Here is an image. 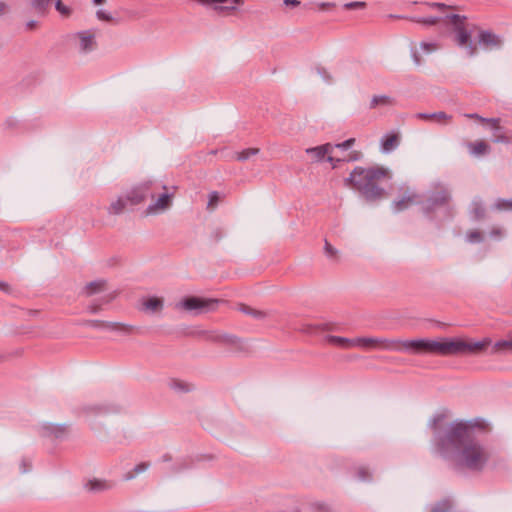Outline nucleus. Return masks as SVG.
<instances>
[{
    "mask_svg": "<svg viewBox=\"0 0 512 512\" xmlns=\"http://www.w3.org/2000/svg\"><path fill=\"white\" fill-rule=\"evenodd\" d=\"M480 216H482V214L480 212L476 211V217H480Z\"/></svg>",
    "mask_w": 512,
    "mask_h": 512,
    "instance_id": "052dcab7",
    "label": "nucleus"
},
{
    "mask_svg": "<svg viewBox=\"0 0 512 512\" xmlns=\"http://www.w3.org/2000/svg\"><path fill=\"white\" fill-rule=\"evenodd\" d=\"M149 190L148 184L137 186L127 194L126 200L132 205L142 203L148 197Z\"/></svg>",
    "mask_w": 512,
    "mask_h": 512,
    "instance_id": "9d476101",
    "label": "nucleus"
},
{
    "mask_svg": "<svg viewBox=\"0 0 512 512\" xmlns=\"http://www.w3.org/2000/svg\"><path fill=\"white\" fill-rule=\"evenodd\" d=\"M396 104L395 98L389 95H374L370 102V108L390 107Z\"/></svg>",
    "mask_w": 512,
    "mask_h": 512,
    "instance_id": "dca6fc26",
    "label": "nucleus"
},
{
    "mask_svg": "<svg viewBox=\"0 0 512 512\" xmlns=\"http://www.w3.org/2000/svg\"><path fill=\"white\" fill-rule=\"evenodd\" d=\"M488 124L491 129L499 130L500 129V119L499 118H485L484 122Z\"/></svg>",
    "mask_w": 512,
    "mask_h": 512,
    "instance_id": "72a5a7b5",
    "label": "nucleus"
},
{
    "mask_svg": "<svg viewBox=\"0 0 512 512\" xmlns=\"http://www.w3.org/2000/svg\"><path fill=\"white\" fill-rule=\"evenodd\" d=\"M413 59H414V62L419 65L421 63V58L420 56L418 55L417 51H414L413 52Z\"/></svg>",
    "mask_w": 512,
    "mask_h": 512,
    "instance_id": "de8ad7c7",
    "label": "nucleus"
},
{
    "mask_svg": "<svg viewBox=\"0 0 512 512\" xmlns=\"http://www.w3.org/2000/svg\"><path fill=\"white\" fill-rule=\"evenodd\" d=\"M355 142V139L354 138H350L342 143H339V144H336V145H333L334 148H340V149H344V150H347L349 149Z\"/></svg>",
    "mask_w": 512,
    "mask_h": 512,
    "instance_id": "58836bf2",
    "label": "nucleus"
},
{
    "mask_svg": "<svg viewBox=\"0 0 512 512\" xmlns=\"http://www.w3.org/2000/svg\"><path fill=\"white\" fill-rule=\"evenodd\" d=\"M86 487L90 491L98 492L109 489L111 484L105 480L92 479L87 482Z\"/></svg>",
    "mask_w": 512,
    "mask_h": 512,
    "instance_id": "412c9836",
    "label": "nucleus"
},
{
    "mask_svg": "<svg viewBox=\"0 0 512 512\" xmlns=\"http://www.w3.org/2000/svg\"><path fill=\"white\" fill-rule=\"evenodd\" d=\"M51 433H53L56 437H60L61 435L65 434L66 427L65 426H52L51 427Z\"/></svg>",
    "mask_w": 512,
    "mask_h": 512,
    "instance_id": "a19ab883",
    "label": "nucleus"
},
{
    "mask_svg": "<svg viewBox=\"0 0 512 512\" xmlns=\"http://www.w3.org/2000/svg\"><path fill=\"white\" fill-rule=\"evenodd\" d=\"M51 1L52 0H33L32 6L36 11L43 13L47 7H49Z\"/></svg>",
    "mask_w": 512,
    "mask_h": 512,
    "instance_id": "cd10ccee",
    "label": "nucleus"
},
{
    "mask_svg": "<svg viewBox=\"0 0 512 512\" xmlns=\"http://www.w3.org/2000/svg\"><path fill=\"white\" fill-rule=\"evenodd\" d=\"M416 201L417 195L412 192H409L408 194H405L401 199L395 200L392 203V208L395 212H400L409 208L411 205L416 203Z\"/></svg>",
    "mask_w": 512,
    "mask_h": 512,
    "instance_id": "4468645a",
    "label": "nucleus"
},
{
    "mask_svg": "<svg viewBox=\"0 0 512 512\" xmlns=\"http://www.w3.org/2000/svg\"><path fill=\"white\" fill-rule=\"evenodd\" d=\"M185 467H186V466H185V465H183V464H177V465L175 466V468H174V471H175V472H178V471H180L181 469H183V468H185Z\"/></svg>",
    "mask_w": 512,
    "mask_h": 512,
    "instance_id": "603ef678",
    "label": "nucleus"
},
{
    "mask_svg": "<svg viewBox=\"0 0 512 512\" xmlns=\"http://www.w3.org/2000/svg\"><path fill=\"white\" fill-rule=\"evenodd\" d=\"M326 342L330 345L342 348V349H353L356 348V337L345 338L340 336L329 335L326 337Z\"/></svg>",
    "mask_w": 512,
    "mask_h": 512,
    "instance_id": "f8f14e48",
    "label": "nucleus"
},
{
    "mask_svg": "<svg viewBox=\"0 0 512 512\" xmlns=\"http://www.w3.org/2000/svg\"><path fill=\"white\" fill-rule=\"evenodd\" d=\"M7 9V5L3 2H0V15H3L7 11Z\"/></svg>",
    "mask_w": 512,
    "mask_h": 512,
    "instance_id": "09e8293b",
    "label": "nucleus"
},
{
    "mask_svg": "<svg viewBox=\"0 0 512 512\" xmlns=\"http://www.w3.org/2000/svg\"><path fill=\"white\" fill-rule=\"evenodd\" d=\"M125 206L126 201L123 198H118L110 204L108 212L114 215L120 214L124 210Z\"/></svg>",
    "mask_w": 512,
    "mask_h": 512,
    "instance_id": "5701e85b",
    "label": "nucleus"
},
{
    "mask_svg": "<svg viewBox=\"0 0 512 512\" xmlns=\"http://www.w3.org/2000/svg\"><path fill=\"white\" fill-rule=\"evenodd\" d=\"M310 9L316 10V11H327L332 8H334V4L330 2H319V3H311Z\"/></svg>",
    "mask_w": 512,
    "mask_h": 512,
    "instance_id": "c756f323",
    "label": "nucleus"
},
{
    "mask_svg": "<svg viewBox=\"0 0 512 512\" xmlns=\"http://www.w3.org/2000/svg\"><path fill=\"white\" fill-rule=\"evenodd\" d=\"M142 306L145 311L155 313L162 310L163 300L158 297H150L143 300Z\"/></svg>",
    "mask_w": 512,
    "mask_h": 512,
    "instance_id": "6ab92c4d",
    "label": "nucleus"
},
{
    "mask_svg": "<svg viewBox=\"0 0 512 512\" xmlns=\"http://www.w3.org/2000/svg\"><path fill=\"white\" fill-rule=\"evenodd\" d=\"M396 338L356 337V348L396 352Z\"/></svg>",
    "mask_w": 512,
    "mask_h": 512,
    "instance_id": "423d86ee",
    "label": "nucleus"
},
{
    "mask_svg": "<svg viewBox=\"0 0 512 512\" xmlns=\"http://www.w3.org/2000/svg\"><path fill=\"white\" fill-rule=\"evenodd\" d=\"M494 347L496 350L508 349V348H510V341L509 340L498 341Z\"/></svg>",
    "mask_w": 512,
    "mask_h": 512,
    "instance_id": "79ce46f5",
    "label": "nucleus"
},
{
    "mask_svg": "<svg viewBox=\"0 0 512 512\" xmlns=\"http://www.w3.org/2000/svg\"><path fill=\"white\" fill-rule=\"evenodd\" d=\"M312 328H313V326L309 325L306 328H303L302 331H304V332H311Z\"/></svg>",
    "mask_w": 512,
    "mask_h": 512,
    "instance_id": "864d4df0",
    "label": "nucleus"
},
{
    "mask_svg": "<svg viewBox=\"0 0 512 512\" xmlns=\"http://www.w3.org/2000/svg\"><path fill=\"white\" fill-rule=\"evenodd\" d=\"M218 201H219L218 193L217 192H211L209 194V201H208L207 207L209 209H213L218 204Z\"/></svg>",
    "mask_w": 512,
    "mask_h": 512,
    "instance_id": "c9c22d12",
    "label": "nucleus"
},
{
    "mask_svg": "<svg viewBox=\"0 0 512 512\" xmlns=\"http://www.w3.org/2000/svg\"><path fill=\"white\" fill-rule=\"evenodd\" d=\"M426 7L431 10H437L441 15L417 17L414 18L415 22L428 26L443 22L453 28L456 44L460 48L465 49L468 56L472 57L477 53V44L472 40L473 31L468 27L465 16L458 14H446V10H449L450 7L442 3H430L426 4Z\"/></svg>",
    "mask_w": 512,
    "mask_h": 512,
    "instance_id": "f03ea898",
    "label": "nucleus"
},
{
    "mask_svg": "<svg viewBox=\"0 0 512 512\" xmlns=\"http://www.w3.org/2000/svg\"><path fill=\"white\" fill-rule=\"evenodd\" d=\"M389 169L375 166L369 168L356 167L345 179L347 187L356 189L368 201H376L385 197L386 192L379 186L382 180L390 179Z\"/></svg>",
    "mask_w": 512,
    "mask_h": 512,
    "instance_id": "7ed1b4c3",
    "label": "nucleus"
},
{
    "mask_svg": "<svg viewBox=\"0 0 512 512\" xmlns=\"http://www.w3.org/2000/svg\"><path fill=\"white\" fill-rule=\"evenodd\" d=\"M400 133L399 132H389L385 134L380 142L381 151L383 153H390L395 150L400 144Z\"/></svg>",
    "mask_w": 512,
    "mask_h": 512,
    "instance_id": "1a4fd4ad",
    "label": "nucleus"
},
{
    "mask_svg": "<svg viewBox=\"0 0 512 512\" xmlns=\"http://www.w3.org/2000/svg\"><path fill=\"white\" fill-rule=\"evenodd\" d=\"M359 472L361 473V478L364 479L365 478L364 469H360Z\"/></svg>",
    "mask_w": 512,
    "mask_h": 512,
    "instance_id": "13d9d810",
    "label": "nucleus"
},
{
    "mask_svg": "<svg viewBox=\"0 0 512 512\" xmlns=\"http://www.w3.org/2000/svg\"><path fill=\"white\" fill-rule=\"evenodd\" d=\"M449 198V193L446 190H441L432 197V203L433 205L444 204L449 200Z\"/></svg>",
    "mask_w": 512,
    "mask_h": 512,
    "instance_id": "a878e982",
    "label": "nucleus"
},
{
    "mask_svg": "<svg viewBox=\"0 0 512 512\" xmlns=\"http://www.w3.org/2000/svg\"><path fill=\"white\" fill-rule=\"evenodd\" d=\"M334 146L326 143L320 146L307 148L306 153L310 155L316 162H321L326 159L328 154L333 153Z\"/></svg>",
    "mask_w": 512,
    "mask_h": 512,
    "instance_id": "9b49d317",
    "label": "nucleus"
},
{
    "mask_svg": "<svg viewBox=\"0 0 512 512\" xmlns=\"http://www.w3.org/2000/svg\"><path fill=\"white\" fill-rule=\"evenodd\" d=\"M259 152L257 148H248L236 153V159L239 161H245L251 156L256 155Z\"/></svg>",
    "mask_w": 512,
    "mask_h": 512,
    "instance_id": "393cba45",
    "label": "nucleus"
},
{
    "mask_svg": "<svg viewBox=\"0 0 512 512\" xmlns=\"http://www.w3.org/2000/svg\"><path fill=\"white\" fill-rule=\"evenodd\" d=\"M467 148L471 155L477 156V157L488 153L490 150L489 145L483 140L469 142L467 144Z\"/></svg>",
    "mask_w": 512,
    "mask_h": 512,
    "instance_id": "a211bd4d",
    "label": "nucleus"
},
{
    "mask_svg": "<svg viewBox=\"0 0 512 512\" xmlns=\"http://www.w3.org/2000/svg\"><path fill=\"white\" fill-rule=\"evenodd\" d=\"M490 344V338H483L479 341L465 338H428V354L437 356L478 354L483 352Z\"/></svg>",
    "mask_w": 512,
    "mask_h": 512,
    "instance_id": "20e7f679",
    "label": "nucleus"
},
{
    "mask_svg": "<svg viewBox=\"0 0 512 512\" xmlns=\"http://www.w3.org/2000/svg\"><path fill=\"white\" fill-rule=\"evenodd\" d=\"M510 341V348L512 349V339L509 340Z\"/></svg>",
    "mask_w": 512,
    "mask_h": 512,
    "instance_id": "680f3d73",
    "label": "nucleus"
},
{
    "mask_svg": "<svg viewBox=\"0 0 512 512\" xmlns=\"http://www.w3.org/2000/svg\"><path fill=\"white\" fill-rule=\"evenodd\" d=\"M23 467H24V468H23V472H26V471H27V468H26V466H25V462H23Z\"/></svg>",
    "mask_w": 512,
    "mask_h": 512,
    "instance_id": "bf43d9fd",
    "label": "nucleus"
},
{
    "mask_svg": "<svg viewBox=\"0 0 512 512\" xmlns=\"http://www.w3.org/2000/svg\"><path fill=\"white\" fill-rule=\"evenodd\" d=\"M96 15H97V18L102 21H111L112 20V16L107 11H104V10H98Z\"/></svg>",
    "mask_w": 512,
    "mask_h": 512,
    "instance_id": "ea45409f",
    "label": "nucleus"
},
{
    "mask_svg": "<svg viewBox=\"0 0 512 512\" xmlns=\"http://www.w3.org/2000/svg\"><path fill=\"white\" fill-rule=\"evenodd\" d=\"M283 3L291 7H298L301 4L298 0H283Z\"/></svg>",
    "mask_w": 512,
    "mask_h": 512,
    "instance_id": "a18cd8bd",
    "label": "nucleus"
},
{
    "mask_svg": "<svg viewBox=\"0 0 512 512\" xmlns=\"http://www.w3.org/2000/svg\"><path fill=\"white\" fill-rule=\"evenodd\" d=\"M415 118L425 121H433L440 124L450 123L452 120V116L446 114L445 112H436V113H416Z\"/></svg>",
    "mask_w": 512,
    "mask_h": 512,
    "instance_id": "ddd939ff",
    "label": "nucleus"
},
{
    "mask_svg": "<svg viewBox=\"0 0 512 512\" xmlns=\"http://www.w3.org/2000/svg\"><path fill=\"white\" fill-rule=\"evenodd\" d=\"M218 300L201 297H186L176 304L177 309L200 314L215 310Z\"/></svg>",
    "mask_w": 512,
    "mask_h": 512,
    "instance_id": "39448f33",
    "label": "nucleus"
},
{
    "mask_svg": "<svg viewBox=\"0 0 512 512\" xmlns=\"http://www.w3.org/2000/svg\"><path fill=\"white\" fill-rule=\"evenodd\" d=\"M439 45L436 42H421L420 49L423 53L429 54L438 50Z\"/></svg>",
    "mask_w": 512,
    "mask_h": 512,
    "instance_id": "c85d7f7f",
    "label": "nucleus"
},
{
    "mask_svg": "<svg viewBox=\"0 0 512 512\" xmlns=\"http://www.w3.org/2000/svg\"><path fill=\"white\" fill-rule=\"evenodd\" d=\"M104 286H105V282L102 280L90 282L86 286L87 294L90 295V294L96 293L98 291H101L104 288Z\"/></svg>",
    "mask_w": 512,
    "mask_h": 512,
    "instance_id": "bb28decb",
    "label": "nucleus"
},
{
    "mask_svg": "<svg viewBox=\"0 0 512 512\" xmlns=\"http://www.w3.org/2000/svg\"><path fill=\"white\" fill-rule=\"evenodd\" d=\"M36 25H37L36 21H29V22H27L26 27H27V29L32 30L36 27Z\"/></svg>",
    "mask_w": 512,
    "mask_h": 512,
    "instance_id": "8fccbe9b",
    "label": "nucleus"
},
{
    "mask_svg": "<svg viewBox=\"0 0 512 512\" xmlns=\"http://www.w3.org/2000/svg\"><path fill=\"white\" fill-rule=\"evenodd\" d=\"M212 9L219 15H229L236 11V6L238 4L225 2L220 4H212Z\"/></svg>",
    "mask_w": 512,
    "mask_h": 512,
    "instance_id": "aec40b11",
    "label": "nucleus"
},
{
    "mask_svg": "<svg viewBox=\"0 0 512 512\" xmlns=\"http://www.w3.org/2000/svg\"><path fill=\"white\" fill-rule=\"evenodd\" d=\"M436 450L456 469L480 471L491 453L473 435L471 427L462 421L449 425L445 435H436Z\"/></svg>",
    "mask_w": 512,
    "mask_h": 512,
    "instance_id": "f257e3e1",
    "label": "nucleus"
},
{
    "mask_svg": "<svg viewBox=\"0 0 512 512\" xmlns=\"http://www.w3.org/2000/svg\"><path fill=\"white\" fill-rule=\"evenodd\" d=\"M6 288H7V284L0 283V289L6 290Z\"/></svg>",
    "mask_w": 512,
    "mask_h": 512,
    "instance_id": "4d7b16f0",
    "label": "nucleus"
},
{
    "mask_svg": "<svg viewBox=\"0 0 512 512\" xmlns=\"http://www.w3.org/2000/svg\"><path fill=\"white\" fill-rule=\"evenodd\" d=\"M481 239L482 236L479 231H471L467 234V240L471 243L479 242Z\"/></svg>",
    "mask_w": 512,
    "mask_h": 512,
    "instance_id": "4c0bfd02",
    "label": "nucleus"
},
{
    "mask_svg": "<svg viewBox=\"0 0 512 512\" xmlns=\"http://www.w3.org/2000/svg\"><path fill=\"white\" fill-rule=\"evenodd\" d=\"M396 342V352H408L411 354H428V338H396Z\"/></svg>",
    "mask_w": 512,
    "mask_h": 512,
    "instance_id": "0eeeda50",
    "label": "nucleus"
},
{
    "mask_svg": "<svg viewBox=\"0 0 512 512\" xmlns=\"http://www.w3.org/2000/svg\"><path fill=\"white\" fill-rule=\"evenodd\" d=\"M80 40V48L82 51H90L95 46V35L91 31H82L77 34Z\"/></svg>",
    "mask_w": 512,
    "mask_h": 512,
    "instance_id": "2eb2a0df",
    "label": "nucleus"
},
{
    "mask_svg": "<svg viewBox=\"0 0 512 512\" xmlns=\"http://www.w3.org/2000/svg\"><path fill=\"white\" fill-rule=\"evenodd\" d=\"M150 467V464L148 462H142L137 464L132 470L126 472L123 476L124 480H132L137 475L145 472Z\"/></svg>",
    "mask_w": 512,
    "mask_h": 512,
    "instance_id": "4be33fe9",
    "label": "nucleus"
},
{
    "mask_svg": "<svg viewBox=\"0 0 512 512\" xmlns=\"http://www.w3.org/2000/svg\"><path fill=\"white\" fill-rule=\"evenodd\" d=\"M445 417H446V416H445V414H438V415H436V416L433 418V420H432V422H431V428H432L435 432L438 430L440 423H441L442 421H444Z\"/></svg>",
    "mask_w": 512,
    "mask_h": 512,
    "instance_id": "f704fd0d",
    "label": "nucleus"
},
{
    "mask_svg": "<svg viewBox=\"0 0 512 512\" xmlns=\"http://www.w3.org/2000/svg\"><path fill=\"white\" fill-rule=\"evenodd\" d=\"M465 117L470 118V119H476V120L480 121L481 123H483L485 120L484 117H481L478 114H465Z\"/></svg>",
    "mask_w": 512,
    "mask_h": 512,
    "instance_id": "49530a36",
    "label": "nucleus"
},
{
    "mask_svg": "<svg viewBox=\"0 0 512 512\" xmlns=\"http://www.w3.org/2000/svg\"><path fill=\"white\" fill-rule=\"evenodd\" d=\"M162 460H163V461H169V460H171V457H170L169 455H164V456L162 457Z\"/></svg>",
    "mask_w": 512,
    "mask_h": 512,
    "instance_id": "6e6d98bb",
    "label": "nucleus"
},
{
    "mask_svg": "<svg viewBox=\"0 0 512 512\" xmlns=\"http://www.w3.org/2000/svg\"><path fill=\"white\" fill-rule=\"evenodd\" d=\"M221 237H222V235H221V232H220V231H216V232L214 233V239H215L216 241L220 240V239H221Z\"/></svg>",
    "mask_w": 512,
    "mask_h": 512,
    "instance_id": "3c124183",
    "label": "nucleus"
},
{
    "mask_svg": "<svg viewBox=\"0 0 512 512\" xmlns=\"http://www.w3.org/2000/svg\"><path fill=\"white\" fill-rule=\"evenodd\" d=\"M365 6L364 2H350L345 4L346 9H356V8H363Z\"/></svg>",
    "mask_w": 512,
    "mask_h": 512,
    "instance_id": "37998d69",
    "label": "nucleus"
},
{
    "mask_svg": "<svg viewBox=\"0 0 512 512\" xmlns=\"http://www.w3.org/2000/svg\"><path fill=\"white\" fill-rule=\"evenodd\" d=\"M358 159V153L353 152L352 155L349 158H336L331 154H328L326 157V161L329 162L332 166V168H336L338 164L342 161H350V160H357Z\"/></svg>",
    "mask_w": 512,
    "mask_h": 512,
    "instance_id": "b1692460",
    "label": "nucleus"
},
{
    "mask_svg": "<svg viewBox=\"0 0 512 512\" xmlns=\"http://www.w3.org/2000/svg\"><path fill=\"white\" fill-rule=\"evenodd\" d=\"M93 2L96 4V5H100V4H103L105 2V0H93Z\"/></svg>",
    "mask_w": 512,
    "mask_h": 512,
    "instance_id": "5fc2aeb1",
    "label": "nucleus"
},
{
    "mask_svg": "<svg viewBox=\"0 0 512 512\" xmlns=\"http://www.w3.org/2000/svg\"><path fill=\"white\" fill-rule=\"evenodd\" d=\"M478 37L479 43L487 47H497L501 44L500 38L489 31H480Z\"/></svg>",
    "mask_w": 512,
    "mask_h": 512,
    "instance_id": "f3484780",
    "label": "nucleus"
},
{
    "mask_svg": "<svg viewBox=\"0 0 512 512\" xmlns=\"http://www.w3.org/2000/svg\"><path fill=\"white\" fill-rule=\"evenodd\" d=\"M164 192L161 193L145 210L146 215H158L168 210L174 198V192H169L166 186H163Z\"/></svg>",
    "mask_w": 512,
    "mask_h": 512,
    "instance_id": "6e6552de",
    "label": "nucleus"
},
{
    "mask_svg": "<svg viewBox=\"0 0 512 512\" xmlns=\"http://www.w3.org/2000/svg\"><path fill=\"white\" fill-rule=\"evenodd\" d=\"M495 206L499 210H512V200H498Z\"/></svg>",
    "mask_w": 512,
    "mask_h": 512,
    "instance_id": "473e14b6",
    "label": "nucleus"
},
{
    "mask_svg": "<svg viewBox=\"0 0 512 512\" xmlns=\"http://www.w3.org/2000/svg\"><path fill=\"white\" fill-rule=\"evenodd\" d=\"M324 251L328 257L337 259L338 251L328 241H325Z\"/></svg>",
    "mask_w": 512,
    "mask_h": 512,
    "instance_id": "7c9ffc66",
    "label": "nucleus"
},
{
    "mask_svg": "<svg viewBox=\"0 0 512 512\" xmlns=\"http://www.w3.org/2000/svg\"><path fill=\"white\" fill-rule=\"evenodd\" d=\"M315 512H328V507L325 504L317 503L314 505Z\"/></svg>",
    "mask_w": 512,
    "mask_h": 512,
    "instance_id": "c03bdc74",
    "label": "nucleus"
},
{
    "mask_svg": "<svg viewBox=\"0 0 512 512\" xmlns=\"http://www.w3.org/2000/svg\"><path fill=\"white\" fill-rule=\"evenodd\" d=\"M56 10L65 17H68L71 14V9L65 6L61 0H57L55 4Z\"/></svg>",
    "mask_w": 512,
    "mask_h": 512,
    "instance_id": "2f4dec72",
    "label": "nucleus"
},
{
    "mask_svg": "<svg viewBox=\"0 0 512 512\" xmlns=\"http://www.w3.org/2000/svg\"><path fill=\"white\" fill-rule=\"evenodd\" d=\"M450 504L447 501H443L437 504L431 512H449Z\"/></svg>",
    "mask_w": 512,
    "mask_h": 512,
    "instance_id": "e433bc0d",
    "label": "nucleus"
}]
</instances>
